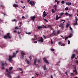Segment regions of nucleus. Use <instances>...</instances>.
Wrapping results in <instances>:
<instances>
[{"label":"nucleus","mask_w":78,"mask_h":78,"mask_svg":"<svg viewBox=\"0 0 78 78\" xmlns=\"http://www.w3.org/2000/svg\"><path fill=\"white\" fill-rule=\"evenodd\" d=\"M31 19L33 20L34 22V19H36V16H31Z\"/></svg>","instance_id":"5"},{"label":"nucleus","mask_w":78,"mask_h":78,"mask_svg":"<svg viewBox=\"0 0 78 78\" xmlns=\"http://www.w3.org/2000/svg\"><path fill=\"white\" fill-rule=\"evenodd\" d=\"M47 16V14H46V12L44 11L43 13V17H45V16Z\"/></svg>","instance_id":"7"},{"label":"nucleus","mask_w":78,"mask_h":78,"mask_svg":"<svg viewBox=\"0 0 78 78\" xmlns=\"http://www.w3.org/2000/svg\"><path fill=\"white\" fill-rule=\"evenodd\" d=\"M14 32H15V33H16V30L14 31Z\"/></svg>","instance_id":"63"},{"label":"nucleus","mask_w":78,"mask_h":78,"mask_svg":"<svg viewBox=\"0 0 78 78\" xmlns=\"http://www.w3.org/2000/svg\"><path fill=\"white\" fill-rule=\"evenodd\" d=\"M29 58H30V60H31V59H32V58H31V56H30Z\"/></svg>","instance_id":"46"},{"label":"nucleus","mask_w":78,"mask_h":78,"mask_svg":"<svg viewBox=\"0 0 78 78\" xmlns=\"http://www.w3.org/2000/svg\"><path fill=\"white\" fill-rule=\"evenodd\" d=\"M65 73L66 74V75H68L67 73V71H66L65 72Z\"/></svg>","instance_id":"55"},{"label":"nucleus","mask_w":78,"mask_h":78,"mask_svg":"<svg viewBox=\"0 0 78 78\" xmlns=\"http://www.w3.org/2000/svg\"><path fill=\"white\" fill-rule=\"evenodd\" d=\"M21 54H22V55H25V53H23V51H21Z\"/></svg>","instance_id":"19"},{"label":"nucleus","mask_w":78,"mask_h":78,"mask_svg":"<svg viewBox=\"0 0 78 78\" xmlns=\"http://www.w3.org/2000/svg\"><path fill=\"white\" fill-rule=\"evenodd\" d=\"M15 29H19V28H18V27H15Z\"/></svg>","instance_id":"48"},{"label":"nucleus","mask_w":78,"mask_h":78,"mask_svg":"<svg viewBox=\"0 0 78 78\" xmlns=\"http://www.w3.org/2000/svg\"><path fill=\"white\" fill-rule=\"evenodd\" d=\"M7 37H8V38H9V39H11V35H10L9 33L7 34Z\"/></svg>","instance_id":"3"},{"label":"nucleus","mask_w":78,"mask_h":78,"mask_svg":"<svg viewBox=\"0 0 78 78\" xmlns=\"http://www.w3.org/2000/svg\"><path fill=\"white\" fill-rule=\"evenodd\" d=\"M68 44L69 45V44H70V41L69 40H68Z\"/></svg>","instance_id":"31"},{"label":"nucleus","mask_w":78,"mask_h":78,"mask_svg":"<svg viewBox=\"0 0 78 78\" xmlns=\"http://www.w3.org/2000/svg\"><path fill=\"white\" fill-rule=\"evenodd\" d=\"M6 72H8V69H6Z\"/></svg>","instance_id":"60"},{"label":"nucleus","mask_w":78,"mask_h":78,"mask_svg":"<svg viewBox=\"0 0 78 78\" xmlns=\"http://www.w3.org/2000/svg\"><path fill=\"white\" fill-rule=\"evenodd\" d=\"M43 19H44V20H45L46 21V22H48V21H47V20H46L45 19H44V18Z\"/></svg>","instance_id":"40"},{"label":"nucleus","mask_w":78,"mask_h":78,"mask_svg":"<svg viewBox=\"0 0 78 78\" xmlns=\"http://www.w3.org/2000/svg\"><path fill=\"white\" fill-rule=\"evenodd\" d=\"M10 73H11V72H9L7 74L9 78H12V76H11L10 75Z\"/></svg>","instance_id":"10"},{"label":"nucleus","mask_w":78,"mask_h":78,"mask_svg":"<svg viewBox=\"0 0 78 78\" xmlns=\"http://www.w3.org/2000/svg\"><path fill=\"white\" fill-rule=\"evenodd\" d=\"M26 61H27L28 64H30V62H29L28 61V60H27V59H26Z\"/></svg>","instance_id":"20"},{"label":"nucleus","mask_w":78,"mask_h":78,"mask_svg":"<svg viewBox=\"0 0 78 78\" xmlns=\"http://www.w3.org/2000/svg\"><path fill=\"white\" fill-rule=\"evenodd\" d=\"M34 36H35V37H36V36H37V35H34Z\"/></svg>","instance_id":"62"},{"label":"nucleus","mask_w":78,"mask_h":78,"mask_svg":"<svg viewBox=\"0 0 78 78\" xmlns=\"http://www.w3.org/2000/svg\"><path fill=\"white\" fill-rule=\"evenodd\" d=\"M31 40L32 41H35V39L33 38H32Z\"/></svg>","instance_id":"25"},{"label":"nucleus","mask_w":78,"mask_h":78,"mask_svg":"<svg viewBox=\"0 0 78 78\" xmlns=\"http://www.w3.org/2000/svg\"><path fill=\"white\" fill-rule=\"evenodd\" d=\"M73 72H74V73H75L76 75V73H77V71H76V69L75 68V70H73Z\"/></svg>","instance_id":"13"},{"label":"nucleus","mask_w":78,"mask_h":78,"mask_svg":"<svg viewBox=\"0 0 78 78\" xmlns=\"http://www.w3.org/2000/svg\"><path fill=\"white\" fill-rule=\"evenodd\" d=\"M64 14V13H63V12H62V13H60V16H62V15H63V14Z\"/></svg>","instance_id":"28"},{"label":"nucleus","mask_w":78,"mask_h":78,"mask_svg":"<svg viewBox=\"0 0 78 78\" xmlns=\"http://www.w3.org/2000/svg\"><path fill=\"white\" fill-rule=\"evenodd\" d=\"M22 19H25V18L24 16L22 17Z\"/></svg>","instance_id":"50"},{"label":"nucleus","mask_w":78,"mask_h":78,"mask_svg":"<svg viewBox=\"0 0 78 78\" xmlns=\"http://www.w3.org/2000/svg\"><path fill=\"white\" fill-rule=\"evenodd\" d=\"M59 32H60V30H58L57 32L58 34H59Z\"/></svg>","instance_id":"43"},{"label":"nucleus","mask_w":78,"mask_h":78,"mask_svg":"<svg viewBox=\"0 0 78 78\" xmlns=\"http://www.w3.org/2000/svg\"><path fill=\"white\" fill-rule=\"evenodd\" d=\"M41 62V61L40 60H38V62L39 63V62Z\"/></svg>","instance_id":"53"},{"label":"nucleus","mask_w":78,"mask_h":78,"mask_svg":"<svg viewBox=\"0 0 78 78\" xmlns=\"http://www.w3.org/2000/svg\"><path fill=\"white\" fill-rule=\"evenodd\" d=\"M56 10H57L56 8H55V11H56Z\"/></svg>","instance_id":"61"},{"label":"nucleus","mask_w":78,"mask_h":78,"mask_svg":"<svg viewBox=\"0 0 78 78\" xmlns=\"http://www.w3.org/2000/svg\"><path fill=\"white\" fill-rule=\"evenodd\" d=\"M3 62H2V66H4V64H3Z\"/></svg>","instance_id":"54"},{"label":"nucleus","mask_w":78,"mask_h":78,"mask_svg":"<svg viewBox=\"0 0 78 78\" xmlns=\"http://www.w3.org/2000/svg\"><path fill=\"white\" fill-rule=\"evenodd\" d=\"M41 28H42V27L41 26H38V29L40 30V29H41Z\"/></svg>","instance_id":"18"},{"label":"nucleus","mask_w":78,"mask_h":78,"mask_svg":"<svg viewBox=\"0 0 78 78\" xmlns=\"http://www.w3.org/2000/svg\"><path fill=\"white\" fill-rule=\"evenodd\" d=\"M69 29H70V30H71V31H72L73 33V31L72 30H73V29L71 27H69Z\"/></svg>","instance_id":"21"},{"label":"nucleus","mask_w":78,"mask_h":78,"mask_svg":"<svg viewBox=\"0 0 78 78\" xmlns=\"http://www.w3.org/2000/svg\"><path fill=\"white\" fill-rule=\"evenodd\" d=\"M30 0H27L28 2H30Z\"/></svg>","instance_id":"58"},{"label":"nucleus","mask_w":78,"mask_h":78,"mask_svg":"<svg viewBox=\"0 0 78 78\" xmlns=\"http://www.w3.org/2000/svg\"><path fill=\"white\" fill-rule=\"evenodd\" d=\"M59 27H61V28H64V23H61Z\"/></svg>","instance_id":"4"},{"label":"nucleus","mask_w":78,"mask_h":78,"mask_svg":"<svg viewBox=\"0 0 78 78\" xmlns=\"http://www.w3.org/2000/svg\"><path fill=\"white\" fill-rule=\"evenodd\" d=\"M58 2V0H55V2Z\"/></svg>","instance_id":"56"},{"label":"nucleus","mask_w":78,"mask_h":78,"mask_svg":"<svg viewBox=\"0 0 78 78\" xmlns=\"http://www.w3.org/2000/svg\"><path fill=\"white\" fill-rule=\"evenodd\" d=\"M43 59L45 62L47 63V64H48V60L47 59L45 58H43Z\"/></svg>","instance_id":"8"},{"label":"nucleus","mask_w":78,"mask_h":78,"mask_svg":"<svg viewBox=\"0 0 78 78\" xmlns=\"http://www.w3.org/2000/svg\"><path fill=\"white\" fill-rule=\"evenodd\" d=\"M13 67H11L9 69V70H12V69H13Z\"/></svg>","instance_id":"27"},{"label":"nucleus","mask_w":78,"mask_h":78,"mask_svg":"<svg viewBox=\"0 0 78 78\" xmlns=\"http://www.w3.org/2000/svg\"><path fill=\"white\" fill-rule=\"evenodd\" d=\"M52 12L53 13H55V10H54V9H52Z\"/></svg>","instance_id":"24"},{"label":"nucleus","mask_w":78,"mask_h":78,"mask_svg":"<svg viewBox=\"0 0 78 78\" xmlns=\"http://www.w3.org/2000/svg\"><path fill=\"white\" fill-rule=\"evenodd\" d=\"M73 34H70L69 36V38H70V37H72Z\"/></svg>","instance_id":"17"},{"label":"nucleus","mask_w":78,"mask_h":78,"mask_svg":"<svg viewBox=\"0 0 78 78\" xmlns=\"http://www.w3.org/2000/svg\"><path fill=\"white\" fill-rule=\"evenodd\" d=\"M59 1H57V4L58 5V4H59Z\"/></svg>","instance_id":"44"},{"label":"nucleus","mask_w":78,"mask_h":78,"mask_svg":"<svg viewBox=\"0 0 78 78\" xmlns=\"http://www.w3.org/2000/svg\"><path fill=\"white\" fill-rule=\"evenodd\" d=\"M75 78H78V77H75Z\"/></svg>","instance_id":"64"},{"label":"nucleus","mask_w":78,"mask_h":78,"mask_svg":"<svg viewBox=\"0 0 78 78\" xmlns=\"http://www.w3.org/2000/svg\"><path fill=\"white\" fill-rule=\"evenodd\" d=\"M51 51H55V49H53V48L51 49Z\"/></svg>","instance_id":"39"},{"label":"nucleus","mask_w":78,"mask_h":78,"mask_svg":"<svg viewBox=\"0 0 78 78\" xmlns=\"http://www.w3.org/2000/svg\"><path fill=\"white\" fill-rule=\"evenodd\" d=\"M58 44L59 45H61V42H58Z\"/></svg>","instance_id":"51"},{"label":"nucleus","mask_w":78,"mask_h":78,"mask_svg":"<svg viewBox=\"0 0 78 78\" xmlns=\"http://www.w3.org/2000/svg\"><path fill=\"white\" fill-rule=\"evenodd\" d=\"M71 75H74V74H73V73H71Z\"/></svg>","instance_id":"49"},{"label":"nucleus","mask_w":78,"mask_h":78,"mask_svg":"<svg viewBox=\"0 0 78 78\" xmlns=\"http://www.w3.org/2000/svg\"><path fill=\"white\" fill-rule=\"evenodd\" d=\"M62 3V4H64V1H62L61 2Z\"/></svg>","instance_id":"36"},{"label":"nucleus","mask_w":78,"mask_h":78,"mask_svg":"<svg viewBox=\"0 0 78 78\" xmlns=\"http://www.w3.org/2000/svg\"><path fill=\"white\" fill-rule=\"evenodd\" d=\"M16 53H18V52H19V51H16Z\"/></svg>","instance_id":"57"},{"label":"nucleus","mask_w":78,"mask_h":78,"mask_svg":"<svg viewBox=\"0 0 78 78\" xmlns=\"http://www.w3.org/2000/svg\"><path fill=\"white\" fill-rule=\"evenodd\" d=\"M61 46H65V44H62L61 45Z\"/></svg>","instance_id":"38"},{"label":"nucleus","mask_w":78,"mask_h":78,"mask_svg":"<svg viewBox=\"0 0 78 78\" xmlns=\"http://www.w3.org/2000/svg\"><path fill=\"white\" fill-rule=\"evenodd\" d=\"M4 39H7V36L5 35L4 36Z\"/></svg>","instance_id":"26"},{"label":"nucleus","mask_w":78,"mask_h":78,"mask_svg":"<svg viewBox=\"0 0 78 78\" xmlns=\"http://www.w3.org/2000/svg\"><path fill=\"white\" fill-rule=\"evenodd\" d=\"M75 55L73 54L71 57V59L73 58H75Z\"/></svg>","instance_id":"15"},{"label":"nucleus","mask_w":78,"mask_h":78,"mask_svg":"<svg viewBox=\"0 0 78 78\" xmlns=\"http://www.w3.org/2000/svg\"><path fill=\"white\" fill-rule=\"evenodd\" d=\"M66 15H70V14H69V13H68L67 12H66Z\"/></svg>","instance_id":"42"},{"label":"nucleus","mask_w":78,"mask_h":78,"mask_svg":"<svg viewBox=\"0 0 78 78\" xmlns=\"http://www.w3.org/2000/svg\"><path fill=\"white\" fill-rule=\"evenodd\" d=\"M48 26L49 28L50 27V28H51V29H52V27H51V25H48Z\"/></svg>","instance_id":"30"},{"label":"nucleus","mask_w":78,"mask_h":78,"mask_svg":"<svg viewBox=\"0 0 78 78\" xmlns=\"http://www.w3.org/2000/svg\"><path fill=\"white\" fill-rule=\"evenodd\" d=\"M66 5H67L68 6H70V5H71V4H72V3L71 2H67L66 3Z\"/></svg>","instance_id":"12"},{"label":"nucleus","mask_w":78,"mask_h":78,"mask_svg":"<svg viewBox=\"0 0 78 78\" xmlns=\"http://www.w3.org/2000/svg\"><path fill=\"white\" fill-rule=\"evenodd\" d=\"M36 60H37V59L36 58V59L34 61V64L36 65V66H37V65H36Z\"/></svg>","instance_id":"22"},{"label":"nucleus","mask_w":78,"mask_h":78,"mask_svg":"<svg viewBox=\"0 0 78 78\" xmlns=\"http://www.w3.org/2000/svg\"><path fill=\"white\" fill-rule=\"evenodd\" d=\"M12 22H17V21L16 20L14 19L13 20H12Z\"/></svg>","instance_id":"33"},{"label":"nucleus","mask_w":78,"mask_h":78,"mask_svg":"<svg viewBox=\"0 0 78 78\" xmlns=\"http://www.w3.org/2000/svg\"><path fill=\"white\" fill-rule=\"evenodd\" d=\"M15 56H16V54H15L14 53H13V56H11V55L9 56V60L10 62H12L11 61H12V60L11 59L14 57H15Z\"/></svg>","instance_id":"1"},{"label":"nucleus","mask_w":78,"mask_h":78,"mask_svg":"<svg viewBox=\"0 0 78 78\" xmlns=\"http://www.w3.org/2000/svg\"><path fill=\"white\" fill-rule=\"evenodd\" d=\"M20 25H21V24H22V22H21L20 23Z\"/></svg>","instance_id":"59"},{"label":"nucleus","mask_w":78,"mask_h":78,"mask_svg":"<svg viewBox=\"0 0 78 78\" xmlns=\"http://www.w3.org/2000/svg\"><path fill=\"white\" fill-rule=\"evenodd\" d=\"M68 9H69V8L68 7H66L65 8V10H68Z\"/></svg>","instance_id":"34"},{"label":"nucleus","mask_w":78,"mask_h":78,"mask_svg":"<svg viewBox=\"0 0 78 78\" xmlns=\"http://www.w3.org/2000/svg\"><path fill=\"white\" fill-rule=\"evenodd\" d=\"M30 3L31 5H35V3H34V1H30Z\"/></svg>","instance_id":"6"},{"label":"nucleus","mask_w":78,"mask_h":78,"mask_svg":"<svg viewBox=\"0 0 78 78\" xmlns=\"http://www.w3.org/2000/svg\"><path fill=\"white\" fill-rule=\"evenodd\" d=\"M13 7L15 8H17L18 7V5L17 4H15L13 5Z\"/></svg>","instance_id":"14"},{"label":"nucleus","mask_w":78,"mask_h":78,"mask_svg":"<svg viewBox=\"0 0 78 78\" xmlns=\"http://www.w3.org/2000/svg\"><path fill=\"white\" fill-rule=\"evenodd\" d=\"M75 18H76V23H74L73 24V25H74V26H75V25H77V23L78 22V19L77 18V17H76V16L75 17Z\"/></svg>","instance_id":"2"},{"label":"nucleus","mask_w":78,"mask_h":78,"mask_svg":"<svg viewBox=\"0 0 78 78\" xmlns=\"http://www.w3.org/2000/svg\"><path fill=\"white\" fill-rule=\"evenodd\" d=\"M68 38H69V37H65V41H66V40H67V39H68Z\"/></svg>","instance_id":"32"},{"label":"nucleus","mask_w":78,"mask_h":78,"mask_svg":"<svg viewBox=\"0 0 78 78\" xmlns=\"http://www.w3.org/2000/svg\"><path fill=\"white\" fill-rule=\"evenodd\" d=\"M69 24H67V25H66V27H67V28H68L69 27Z\"/></svg>","instance_id":"35"},{"label":"nucleus","mask_w":78,"mask_h":78,"mask_svg":"<svg viewBox=\"0 0 78 78\" xmlns=\"http://www.w3.org/2000/svg\"><path fill=\"white\" fill-rule=\"evenodd\" d=\"M60 18H61V17H58V15H57L56 18V20H58V19H59Z\"/></svg>","instance_id":"11"},{"label":"nucleus","mask_w":78,"mask_h":78,"mask_svg":"<svg viewBox=\"0 0 78 78\" xmlns=\"http://www.w3.org/2000/svg\"><path fill=\"white\" fill-rule=\"evenodd\" d=\"M37 41H35L34 42V43H35V44H37Z\"/></svg>","instance_id":"52"},{"label":"nucleus","mask_w":78,"mask_h":78,"mask_svg":"<svg viewBox=\"0 0 78 78\" xmlns=\"http://www.w3.org/2000/svg\"><path fill=\"white\" fill-rule=\"evenodd\" d=\"M26 34H28L30 35V34H31V33L30 32H29V33H26Z\"/></svg>","instance_id":"37"},{"label":"nucleus","mask_w":78,"mask_h":78,"mask_svg":"<svg viewBox=\"0 0 78 78\" xmlns=\"http://www.w3.org/2000/svg\"><path fill=\"white\" fill-rule=\"evenodd\" d=\"M65 22H66V20H62L61 21V22L62 23H64Z\"/></svg>","instance_id":"16"},{"label":"nucleus","mask_w":78,"mask_h":78,"mask_svg":"<svg viewBox=\"0 0 78 78\" xmlns=\"http://www.w3.org/2000/svg\"><path fill=\"white\" fill-rule=\"evenodd\" d=\"M44 70H47V69H46V67L45 66V65H44Z\"/></svg>","instance_id":"23"},{"label":"nucleus","mask_w":78,"mask_h":78,"mask_svg":"<svg viewBox=\"0 0 78 78\" xmlns=\"http://www.w3.org/2000/svg\"><path fill=\"white\" fill-rule=\"evenodd\" d=\"M38 42H44V39L42 37H41L40 40L38 41Z\"/></svg>","instance_id":"9"},{"label":"nucleus","mask_w":78,"mask_h":78,"mask_svg":"<svg viewBox=\"0 0 78 78\" xmlns=\"http://www.w3.org/2000/svg\"><path fill=\"white\" fill-rule=\"evenodd\" d=\"M54 6L55 8H57V7H58L57 6V5H54Z\"/></svg>","instance_id":"29"},{"label":"nucleus","mask_w":78,"mask_h":78,"mask_svg":"<svg viewBox=\"0 0 78 78\" xmlns=\"http://www.w3.org/2000/svg\"><path fill=\"white\" fill-rule=\"evenodd\" d=\"M43 27H44L45 28H47V27H46V26H45L44 25V26H43Z\"/></svg>","instance_id":"47"},{"label":"nucleus","mask_w":78,"mask_h":78,"mask_svg":"<svg viewBox=\"0 0 78 78\" xmlns=\"http://www.w3.org/2000/svg\"><path fill=\"white\" fill-rule=\"evenodd\" d=\"M20 70H21V71H22V72H21V73H23V71H22V69H20Z\"/></svg>","instance_id":"45"},{"label":"nucleus","mask_w":78,"mask_h":78,"mask_svg":"<svg viewBox=\"0 0 78 78\" xmlns=\"http://www.w3.org/2000/svg\"><path fill=\"white\" fill-rule=\"evenodd\" d=\"M51 44H53V41H52V40H51Z\"/></svg>","instance_id":"41"}]
</instances>
